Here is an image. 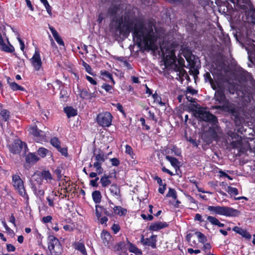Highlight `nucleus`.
Listing matches in <instances>:
<instances>
[{"mask_svg":"<svg viewBox=\"0 0 255 255\" xmlns=\"http://www.w3.org/2000/svg\"><path fill=\"white\" fill-rule=\"evenodd\" d=\"M49 28L50 30L51 31V33L53 35V36L54 37V38H55V37H57L58 36H59L58 33L57 32V31L55 30V29L53 27L49 25Z\"/></svg>","mask_w":255,"mask_h":255,"instance_id":"nucleus-51","label":"nucleus"},{"mask_svg":"<svg viewBox=\"0 0 255 255\" xmlns=\"http://www.w3.org/2000/svg\"><path fill=\"white\" fill-rule=\"evenodd\" d=\"M228 135L231 137L232 139H236V138H239V135L237 134L236 133H235L234 131H229L228 132Z\"/></svg>","mask_w":255,"mask_h":255,"instance_id":"nucleus-50","label":"nucleus"},{"mask_svg":"<svg viewBox=\"0 0 255 255\" xmlns=\"http://www.w3.org/2000/svg\"><path fill=\"white\" fill-rule=\"evenodd\" d=\"M0 115L3 121L6 122L9 117V112L6 110H2V106L0 104Z\"/></svg>","mask_w":255,"mask_h":255,"instance_id":"nucleus-29","label":"nucleus"},{"mask_svg":"<svg viewBox=\"0 0 255 255\" xmlns=\"http://www.w3.org/2000/svg\"><path fill=\"white\" fill-rule=\"evenodd\" d=\"M113 250L115 252L121 251V253L119 254L120 255H128V254L127 252L126 244L124 242H121L113 246Z\"/></svg>","mask_w":255,"mask_h":255,"instance_id":"nucleus-13","label":"nucleus"},{"mask_svg":"<svg viewBox=\"0 0 255 255\" xmlns=\"http://www.w3.org/2000/svg\"><path fill=\"white\" fill-rule=\"evenodd\" d=\"M31 187L34 192L35 195L40 197L44 195V191L42 189H37V188L32 180H30Z\"/></svg>","mask_w":255,"mask_h":255,"instance_id":"nucleus-25","label":"nucleus"},{"mask_svg":"<svg viewBox=\"0 0 255 255\" xmlns=\"http://www.w3.org/2000/svg\"><path fill=\"white\" fill-rule=\"evenodd\" d=\"M204 77L205 81L206 82L209 81L210 83L213 82V80L209 72H206L204 74Z\"/></svg>","mask_w":255,"mask_h":255,"instance_id":"nucleus-52","label":"nucleus"},{"mask_svg":"<svg viewBox=\"0 0 255 255\" xmlns=\"http://www.w3.org/2000/svg\"><path fill=\"white\" fill-rule=\"evenodd\" d=\"M94 156L96 161L94 163L93 166L100 175L103 173V169L102 167V164L105 162L107 156L102 151H100L98 154H95Z\"/></svg>","mask_w":255,"mask_h":255,"instance_id":"nucleus-8","label":"nucleus"},{"mask_svg":"<svg viewBox=\"0 0 255 255\" xmlns=\"http://www.w3.org/2000/svg\"><path fill=\"white\" fill-rule=\"evenodd\" d=\"M74 248L80 252L83 255H87V253L83 243L80 242H76L74 244Z\"/></svg>","mask_w":255,"mask_h":255,"instance_id":"nucleus-22","label":"nucleus"},{"mask_svg":"<svg viewBox=\"0 0 255 255\" xmlns=\"http://www.w3.org/2000/svg\"><path fill=\"white\" fill-rule=\"evenodd\" d=\"M241 78L245 82H250L253 85H254L255 83V80L252 77L251 74L246 71L241 72Z\"/></svg>","mask_w":255,"mask_h":255,"instance_id":"nucleus-17","label":"nucleus"},{"mask_svg":"<svg viewBox=\"0 0 255 255\" xmlns=\"http://www.w3.org/2000/svg\"><path fill=\"white\" fill-rule=\"evenodd\" d=\"M64 112L66 113L68 118L76 116L77 111L71 107H66L64 108Z\"/></svg>","mask_w":255,"mask_h":255,"instance_id":"nucleus-26","label":"nucleus"},{"mask_svg":"<svg viewBox=\"0 0 255 255\" xmlns=\"http://www.w3.org/2000/svg\"><path fill=\"white\" fill-rule=\"evenodd\" d=\"M51 144L57 149L60 146V142L57 137H53L50 140Z\"/></svg>","mask_w":255,"mask_h":255,"instance_id":"nucleus-41","label":"nucleus"},{"mask_svg":"<svg viewBox=\"0 0 255 255\" xmlns=\"http://www.w3.org/2000/svg\"><path fill=\"white\" fill-rule=\"evenodd\" d=\"M32 65L36 71H38L41 67L42 61L38 50H35L34 55L31 59Z\"/></svg>","mask_w":255,"mask_h":255,"instance_id":"nucleus-10","label":"nucleus"},{"mask_svg":"<svg viewBox=\"0 0 255 255\" xmlns=\"http://www.w3.org/2000/svg\"><path fill=\"white\" fill-rule=\"evenodd\" d=\"M236 140L231 142V145L234 148H239L242 146L241 137L239 136V138H236Z\"/></svg>","mask_w":255,"mask_h":255,"instance_id":"nucleus-36","label":"nucleus"},{"mask_svg":"<svg viewBox=\"0 0 255 255\" xmlns=\"http://www.w3.org/2000/svg\"><path fill=\"white\" fill-rule=\"evenodd\" d=\"M126 152L129 155H131L133 153L132 149L130 146L128 145H126Z\"/></svg>","mask_w":255,"mask_h":255,"instance_id":"nucleus-63","label":"nucleus"},{"mask_svg":"<svg viewBox=\"0 0 255 255\" xmlns=\"http://www.w3.org/2000/svg\"><path fill=\"white\" fill-rule=\"evenodd\" d=\"M196 93H197L196 91L195 90L193 89L191 87H188L187 88V90L185 92V94L190 93L191 95H193L194 94H196Z\"/></svg>","mask_w":255,"mask_h":255,"instance_id":"nucleus-54","label":"nucleus"},{"mask_svg":"<svg viewBox=\"0 0 255 255\" xmlns=\"http://www.w3.org/2000/svg\"><path fill=\"white\" fill-rule=\"evenodd\" d=\"M23 147V142L19 139H16L9 145V150L13 154L19 153Z\"/></svg>","mask_w":255,"mask_h":255,"instance_id":"nucleus-11","label":"nucleus"},{"mask_svg":"<svg viewBox=\"0 0 255 255\" xmlns=\"http://www.w3.org/2000/svg\"><path fill=\"white\" fill-rule=\"evenodd\" d=\"M48 249L53 255H59L62 253V248L58 239L53 236L48 238Z\"/></svg>","mask_w":255,"mask_h":255,"instance_id":"nucleus-6","label":"nucleus"},{"mask_svg":"<svg viewBox=\"0 0 255 255\" xmlns=\"http://www.w3.org/2000/svg\"><path fill=\"white\" fill-rule=\"evenodd\" d=\"M227 90L232 94H234L236 91V87L235 85L231 83L228 84Z\"/></svg>","mask_w":255,"mask_h":255,"instance_id":"nucleus-44","label":"nucleus"},{"mask_svg":"<svg viewBox=\"0 0 255 255\" xmlns=\"http://www.w3.org/2000/svg\"><path fill=\"white\" fill-rule=\"evenodd\" d=\"M10 87L13 91H24L25 90L24 88L21 86L18 85L15 82H13L11 83H10Z\"/></svg>","mask_w":255,"mask_h":255,"instance_id":"nucleus-34","label":"nucleus"},{"mask_svg":"<svg viewBox=\"0 0 255 255\" xmlns=\"http://www.w3.org/2000/svg\"><path fill=\"white\" fill-rule=\"evenodd\" d=\"M33 180L37 182V183L39 185H41L42 184V181H43V178H42V176H41V174L40 172H38V173H35L33 176Z\"/></svg>","mask_w":255,"mask_h":255,"instance_id":"nucleus-33","label":"nucleus"},{"mask_svg":"<svg viewBox=\"0 0 255 255\" xmlns=\"http://www.w3.org/2000/svg\"><path fill=\"white\" fill-rule=\"evenodd\" d=\"M39 159V157L34 153H30L26 155L25 160L28 163H35Z\"/></svg>","mask_w":255,"mask_h":255,"instance_id":"nucleus-21","label":"nucleus"},{"mask_svg":"<svg viewBox=\"0 0 255 255\" xmlns=\"http://www.w3.org/2000/svg\"><path fill=\"white\" fill-rule=\"evenodd\" d=\"M113 210L115 214L120 216H125L127 213V209L121 206H115L113 208Z\"/></svg>","mask_w":255,"mask_h":255,"instance_id":"nucleus-23","label":"nucleus"},{"mask_svg":"<svg viewBox=\"0 0 255 255\" xmlns=\"http://www.w3.org/2000/svg\"><path fill=\"white\" fill-rule=\"evenodd\" d=\"M210 134V137L207 140V142H210L212 141L213 139H215L217 137V134L215 129H212L211 128L209 129V131L207 132V134Z\"/></svg>","mask_w":255,"mask_h":255,"instance_id":"nucleus-32","label":"nucleus"},{"mask_svg":"<svg viewBox=\"0 0 255 255\" xmlns=\"http://www.w3.org/2000/svg\"><path fill=\"white\" fill-rule=\"evenodd\" d=\"M207 219L211 224L213 225H216L217 222L219 221V220L215 217L210 216H207Z\"/></svg>","mask_w":255,"mask_h":255,"instance_id":"nucleus-48","label":"nucleus"},{"mask_svg":"<svg viewBox=\"0 0 255 255\" xmlns=\"http://www.w3.org/2000/svg\"><path fill=\"white\" fill-rule=\"evenodd\" d=\"M40 1L43 4L45 8L46 9L47 12L50 15L51 14V7L49 4L47 0H40Z\"/></svg>","mask_w":255,"mask_h":255,"instance_id":"nucleus-42","label":"nucleus"},{"mask_svg":"<svg viewBox=\"0 0 255 255\" xmlns=\"http://www.w3.org/2000/svg\"><path fill=\"white\" fill-rule=\"evenodd\" d=\"M112 165L114 166H118L120 164V161L117 158H113L110 159Z\"/></svg>","mask_w":255,"mask_h":255,"instance_id":"nucleus-53","label":"nucleus"},{"mask_svg":"<svg viewBox=\"0 0 255 255\" xmlns=\"http://www.w3.org/2000/svg\"><path fill=\"white\" fill-rule=\"evenodd\" d=\"M193 113L195 117L200 121L209 122L213 125H215L217 123V118L208 111L206 108L196 107L193 110Z\"/></svg>","mask_w":255,"mask_h":255,"instance_id":"nucleus-3","label":"nucleus"},{"mask_svg":"<svg viewBox=\"0 0 255 255\" xmlns=\"http://www.w3.org/2000/svg\"><path fill=\"white\" fill-rule=\"evenodd\" d=\"M43 179L46 180L47 182H50L52 179V176L48 170H43L40 172Z\"/></svg>","mask_w":255,"mask_h":255,"instance_id":"nucleus-28","label":"nucleus"},{"mask_svg":"<svg viewBox=\"0 0 255 255\" xmlns=\"http://www.w3.org/2000/svg\"><path fill=\"white\" fill-rule=\"evenodd\" d=\"M112 119L113 117L110 113L105 112L98 114L97 122L102 127H109L111 125Z\"/></svg>","mask_w":255,"mask_h":255,"instance_id":"nucleus-7","label":"nucleus"},{"mask_svg":"<svg viewBox=\"0 0 255 255\" xmlns=\"http://www.w3.org/2000/svg\"><path fill=\"white\" fill-rule=\"evenodd\" d=\"M157 236L153 235L149 238H146L144 246H148L151 247L152 249L156 248Z\"/></svg>","mask_w":255,"mask_h":255,"instance_id":"nucleus-18","label":"nucleus"},{"mask_svg":"<svg viewBox=\"0 0 255 255\" xmlns=\"http://www.w3.org/2000/svg\"><path fill=\"white\" fill-rule=\"evenodd\" d=\"M55 174L57 176L58 179L62 177L61 169L60 168H57L54 171Z\"/></svg>","mask_w":255,"mask_h":255,"instance_id":"nucleus-56","label":"nucleus"},{"mask_svg":"<svg viewBox=\"0 0 255 255\" xmlns=\"http://www.w3.org/2000/svg\"><path fill=\"white\" fill-rule=\"evenodd\" d=\"M6 250L8 252H14L15 250V248L11 244H7Z\"/></svg>","mask_w":255,"mask_h":255,"instance_id":"nucleus-64","label":"nucleus"},{"mask_svg":"<svg viewBox=\"0 0 255 255\" xmlns=\"http://www.w3.org/2000/svg\"><path fill=\"white\" fill-rule=\"evenodd\" d=\"M214 99L216 103L220 105L213 106V109L220 110L229 113L237 118V109L235 105L227 99L225 94L224 88L222 86H218V89L215 91Z\"/></svg>","mask_w":255,"mask_h":255,"instance_id":"nucleus-2","label":"nucleus"},{"mask_svg":"<svg viewBox=\"0 0 255 255\" xmlns=\"http://www.w3.org/2000/svg\"><path fill=\"white\" fill-rule=\"evenodd\" d=\"M92 198L94 202L99 203L101 201L102 195L99 191L96 190L92 193Z\"/></svg>","mask_w":255,"mask_h":255,"instance_id":"nucleus-27","label":"nucleus"},{"mask_svg":"<svg viewBox=\"0 0 255 255\" xmlns=\"http://www.w3.org/2000/svg\"><path fill=\"white\" fill-rule=\"evenodd\" d=\"M249 21L255 24V8L251 9L248 14Z\"/></svg>","mask_w":255,"mask_h":255,"instance_id":"nucleus-30","label":"nucleus"},{"mask_svg":"<svg viewBox=\"0 0 255 255\" xmlns=\"http://www.w3.org/2000/svg\"><path fill=\"white\" fill-rule=\"evenodd\" d=\"M104 208L101 206H96V214L97 218L99 219L102 216Z\"/></svg>","mask_w":255,"mask_h":255,"instance_id":"nucleus-38","label":"nucleus"},{"mask_svg":"<svg viewBox=\"0 0 255 255\" xmlns=\"http://www.w3.org/2000/svg\"><path fill=\"white\" fill-rule=\"evenodd\" d=\"M207 209L216 214L227 217H236L239 214V211L237 210L227 206H209Z\"/></svg>","mask_w":255,"mask_h":255,"instance_id":"nucleus-4","label":"nucleus"},{"mask_svg":"<svg viewBox=\"0 0 255 255\" xmlns=\"http://www.w3.org/2000/svg\"><path fill=\"white\" fill-rule=\"evenodd\" d=\"M83 65L86 71L89 74H91L92 69L89 65L87 64L86 62H83Z\"/></svg>","mask_w":255,"mask_h":255,"instance_id":"nucleus-59","label":"nucleus"},{"mask_svg":"<svg viewBox=\"0 0 255 255\" xmlns=\"http://www.w3.org/2000/svg\"><path fill=\"white\" fill-rule=\"evenodd\" d=\"M195 235L197 237L199 242L202 243H205L207 239L205 236L200 232H196Z\"/></svg>","mask_w":255,"mask_h":255,"instance_id":"nucleus-35","label":"nucleus"},{"mask_svg":"<svg viewBox=\"0 0 255 255\" xmlns=\"http://www.w3.org/2000/svg\"><path fill=\"white\" fill-rule=\"evenodd\" d=\"M233 231L235 232L236 233L240 234L243 237L247 239H251L252 238V235L246 230H244L241 228L236 226L233 229Z\"/></svg>","mask_w":255,"mask_h":255,"instance_id":"nucleus-16","label":"nucleus"},{"mask_svg":"<svg viewBox=\"0 0 255 255\" xmlns=\"http://www.w3.org/2000/svg\"><path fill=\"white\" fill-rule=\"evenodd\" d=\"M54 39L58 44H59L60 45H62L63 46H64V42L60 36L55 37V38Z\"/></svg>","mask_w":255,"mask_h":255,"instance_id":"nucleus-62","label":"nucleus"},{"mask_svg":"<svg viewBox=\"0 0 255 255\" xmlns=\"http://www.w3.org/2000/svg\"><path fill=\"white\" fill-rule=\"evenodd\" d=\"M110 177V175L106 174H104L101 177L100 179V182L101 183L103 187H106L111 184V181L109 179Z\"/></svg>","mask_w":255,"mask_h":255,"instance_id":"nucleus-24","label":"nucleus"},{"mask_svg":"<svg viewBox=\"0 0 255 255\" xmlns=\"http://www.w3.org/2000/svg\"><path fill=\"white\" fill-rule=\"evenodd\" d=\"M226 191L228 192L231 195H238V190L236 188L232 187L231 186H228L226 189Z\"/></svg>","mask_w":255,"mask_h":255,"instance_id":"nucleus-40","label":"nucleus"},{"mask_svg":"<svg viewBox=\"0 0 255 255\" xmlns=\"http://www.w3.org/2000/svg\"><path fill=\"white\" fill-rule=\"evenodd\" d=\"M112 230L115 234H117L120 230V227L118 224H114L112 227Z\"/></svg>","mask_w":255,"mask_h":255,"instance_id":"nucleus-55","label":"nucleus"},{"mask_svg":"<svg viewBox=\"0 0 255 255\" xmlns=\"http://www.w3.org/2000/svg\"><path fill=\"white\" fill-rule=\"evenodd\" d=\"M60 98L62 99L63 101H66L68 97V93L67 91L63 88L61 89L60 91Z\"/></svg>","mask_w":255,"mask_h":255,"instance_id":"nucleus-45","label":"nucleus"},{"mask_svg":"<svg viewBox=\"0 0 255 255\" xmlns=\"http://www.w3.org/2000/svg\"><path fill=\"white\" fill-rule=\"evenodd\" d=\"M148 116L149 118L155 122H157V119H156L154 113L152 112L151 111H149L148 112Z\"/></svg>","mask_w":255,"mask_h":255,"instance_id":"nucleus-60","label":"nucleus"},{"mask_svg":"<svg viewBox=\"0 0 255 255\" xmlns=\"http://www.w3.org/2000/svg\"><path fill=\"white\" fill-rule=\"evenodd\" d=\"M101 238L104 245L109 249H111L113 245V239L110 233L103 230L101 234Z\"/></svg>","mask_w":255,"mask_h":255,"instance_id":"nucleus-9","label":"nucleus"},{"mask_svg":"<svg viewBox=\"0 0 255 255\" xmlns=\"http://www.w3.org/2000/svg\"><path fill=\"white\" fill-rule=\"evenodd\" d=\"M152 97L154 101L158 103L160 106H163L165 105V103L161 101V98L157 94L155 93L152 95Z\"/></svg>","mask_w":255,"mask_h":255,"instance_id":"nucleus-43","label":"nucleus"},{"mask_svg":"<svg viewBox=\"0 0 255 255\" xmlns=\"http://www.w3.org/2000/svg\"><path fill=\"white\" fill-rule=\"evenodd\" d=\"M52 217L51 216H47L46 217H44L43 218H42V222L44 223H48L50 222H51V221L52 220Z\"/></svg>","mask_w":255,"mask_h":255,"instance_id":"nucleus-61","label":"nucleus"},{"mask_svg":"<svg viewBox=\"0 0 255 255\" xmlns=\"http://www.w3.org/2000/svg\"><path fill=\"white\" fill-rule=\"evenodd\" d=\"M130 245V248H129V252L131 253H133L134 254H138V253H141V252L139 251V250L136 248L134 245L129 243Z\"/></svg>","mask_w":255,"mask_h":255,"instance_id":"nucleus-47","label":"nucleus"},{"mask_svg":"<svg viewBox=\"0 0 255 255\" xmlns=\"http://www.w3.org/2000/svg\"><path fill=\"white\" fill-rule=\"evenodd\" d=\"M166 197H172L174 200H176L177 196L176 191L174 189L170 188L166 194Z\"/></svg>","mask_w":255,"mask_h":255,"instance_id":"nucleus-37","label":"nucleus"},{"mask_svg":"<svg viewBox=\"0 0 255 255\" xmlns=\"http://www.w3.org/2000/svg\"><path fill=\"white\" fill-rule=\"evenodd\" d=\"M12 182L15 189L18 194L25 199L28 200V196L26 192L23 185V181L20 177L17 174L13 175L12 176Z\"/></svg>","mask_w":255,"mask_h":255,"instance_id":"nucleus-5","label":"nucleus"},{"mask_svg":"<svg viewBox=\"0 0 255 255\" xmlns=\"http://www.w3.org/2000/svg\"><path fill=\"white\" fill-rule=\"evenodd\" d=\"M110 193L117 199L121 201V194L120 187L117 184H112L109 189Z\"/></svg>","mask_w":255,"mask_h":255,"instance_id":"nucleus-12","label":"nucleus"},{"mask_svg":"<svg viewBox=\"0 0 255 255\" xmlns=\"http://www.w3.org/2000/svg\"><path fill=\"white\" fill-rule=\"evenodd\" d=\"M141 217L143 219L146 220L148 221H151L153 218V216L151 215H148L147 216H146V215L143 214H142L141 215Z\"/></svg>","mask_w":255,"mask_h":255,"instance_id":"nucleus-58","label":"nucleus"},{"mask_svg":"<svg viewBox=\"0 0 255 255\" xmlns=\"http://www.w3.org/2000/svg\"><path fill=\"white\" fill-rule=\"evenodd\" d=\"M57 150L64 156H68V152L66 148L61 147V146L57 148Z\"/></svg>","mask_w":255,"mask_h":255,"instance_id":"nucleus-49","label":"nucleus"},{"mask_svg":"<svg viewBox=\"0 0 255 255\" xmlns=\"http://www.w3.org/2000/svg\"><path fill=\"white\" fill-rule=\"evenodd\" d=\"M99 178L96 177L94 180H91L90 182V185L92 187H98V184L97 183V181L99 180Z\"/></svg>","mask_w":255,"mask_h":255,"instance_id":"nucleus-57","label":"nucleus"},{"mask_svg":"<svg viewBox=\"0 0 255 255\" xmlns=\"http://www.w3.org/2000/svg\"><path fill=\"white\" fill-rule=\"evenodd\" d=\"M122 10L118 6L111 5L108 11V16L111 19L112 24L114 25L116 30L122 32V24L125 26L128 33L132 32L133 40L139 46L142 44L148 50L155 51L157 50L159 45L160 49L164 56V65L166 68L174 65L177 72V75L179 78L186 77L188 75L183 69L179 68L175 64L176 57L175 54L174 46L171 44H158L157 39L158 34L155 29V25L152 21L144 22L140 20L135 21L133 14L130 12H126L124 17L122 14Z\"/></svg>","mask_w":255,"mask_h":255,"instance_id":"nucleus-1","label":"nucleus"},{"mask_svg":"<svg viewBox=\"0 0 255 255\" xmlns=\"http://www.w3.org/2000/svg\"><path fill=\"white\" fill-rule=\"evenodd\" d=\"M29 131L35 137L37 138V140H41L43 137V132L38 129L37 127L33 126L29 128Z\"/></svg>","mask_w":255,"mask_h":255,"instance_id":"nucleus-14","label":"nucleus"},{"mask_svg":"<svg viewBox=\"0 0 255 255\" xmlns=\"http://www.w3.org/2000/svg\"><path fill=\"white\" fill-rule=\"evenodd\" d=\"M49 150L45 148L40 147L38 149V154L42 157H44L49 152Z\"/></svg>","mask_w":255,"mask_h":255,"instance_id":"nucleus-39","label":"nucleus"},{"mask_svg":"<svg viewBox=\"0 0 255 255\" xmlns=\"http://www.w3.org/2000/svg\"><path fill=\"white\" fill-rule=\"evenodd\" d=\"M101 76L103 79L108 82L111 81L112 83L114 85L115 82L113 79L112 75L109 72L104 70L101 71Z\"/></svg>","mask_w":255,"mask_h":255,"instance_id":"nucleus-20","label":"nucleus"},{"mask_svg":"<svg viewBox=\"0 0 255 255\" xmlns=\"http://www.w3.org/2000/svg\"><path fill=\"white\" fill-rule=\"evenodd\" d=\"M168 224L166 222H157L151 223L149 227L150 231H156L167 227Z\"/></svg>","mask_w":255,"mask_h":255,"instance_id":"nucleus-15","label":"nucleus"},{"mask_svg":"<svg viewBox=\"0 0 255 255\" xmlns=\"http://www.w3.org/2000/svg\"><path fill=\"white\" fill-rule=\"evenodd\" d=\"M103 89H104L106 92H109L110 93H112V90L113 89V87L112 86L109 84L104 83L101 87Z\"/></svg>","mask_w":255,"mask_h":255,"instance_id":"nucleus-46","label":"nucleus"},{"mask_svg":"<svg viewBox=\"0 0 255 255\" xmlns=\"http://www.w3.org/2000/svg\"><path fill=\"white\" fill-rule=\"evenodd\" d=\"M166 159L169 161L171 164L174 167H177L179 164V162L178 160L174 157L167 155L166 156Z\"/></svg>","mask_w":255,"mask_h":255,"instance_id":"nucleus-31","label":"nucleus"},{"mask_svg":"<svg viewBox=\"0 0 255 255\" xmlns=\"http://www.w3.org/2000/svg\"><path fill=\"white\" fill-rule=\"evenodd\" d=\"M79 92L80 97L83 99H91L93 97H95L96 96L95 92L93 93H89L86 89H82V90H80Z\"/></svg>","mask_w":255,"mask_h":255,"instance_id":"nucleus-19","label":"nucleus"}]
</instances>
